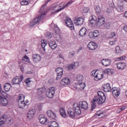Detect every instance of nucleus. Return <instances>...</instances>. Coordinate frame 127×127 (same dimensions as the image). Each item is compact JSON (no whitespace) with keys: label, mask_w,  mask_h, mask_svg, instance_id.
<instances>
[{"label":"nucleus","mask_w":127,"mask_h":127,"mask_svg":"<svg viewBox=\"0 0 127 127\" xmlns=\"http://www.w3.org/2000/svg\"><path fill=\"white\" fill-rule=\"evenodd\" d=\"M46 6V4H44L41 9H40L39 12L40 14H39L36 18H35L33 21H32L30 23L31 26L33 27V26H35L36 24H39V22L40 21H42L43 19H44V17H45V15H46V13L44 11V8Z\"/></svg>","instance_id":"obj_1"},{"label":"nucleus","mask_w":127,"mask_h":127,"mask_svg":"<svg viewBox=\"0 0 127 127\" xmlns=\"http://www.w3.org/2000/svg\"><path fill=\"white\" fill-rule=\"evenodd\" d=\"M73 108H69L67 110V114L70 118H75V112L76 115H80L82 112L81 111V109L79 104L77 103H75L73 105Z\"/></svg>","instance_id":"obj_2"},{"label":"nucleus","mask_w":127,"mask_h":127,"mask_svg":"<svg viewBox=\"0 0 127 127\" xmlns=\"http://www.w3.org/2000/svg\"><path fill=\"white\" fill-rule=\"evenodd\" d=\"M96 102L98 104V105H102L104 104V102H106V96H102L98 97V96L95 97L93 100L91 101V107L90 111L93 112L94 109L97 107V104Z\"/></svg>","instance_id":"obj_3"},{"label":"nucleus","mask_w":127,"mask_h":127,"mask_svg":"<svg viewBox=\"0 0 127 127\" xmlns=\"http://www.w3.org/2000/svg\"><path fill=\"white\" fill-rule=\"evenodd\" d=\"M71 3H72V1H69L66 4L63 6L60 5L59 7L56 4H53L51 6V8L52 9V13H56V12H59V11H61L62 9L66 8V7H67V6H68L69 4H71Z\"/></svg>","instance_id":"obj_4"},{"label":"nucleus","mask_w":127,"mask_h":127,"mask_svg":"<svg viewBox=\"0 0 127 127\" xmlns=\"http://www.w3.org/2000/svg\"><path fill=\"white\" fill-rule=\"evenodd\" d=\"M56 72H57V78L56 80L59 81L62 79V76H63V68L61 67H58L56 69Z\"/></svg>","instance_id":"obj_5"},{"label":"nucleus","mask_w":127,"mask_h":127,"mask_svg":"<svg viewBox=\"0 0 127 127\" xmlns=\"http://www.w3.org/2000/svg\"><path fill=\"white\" fill-rule=\"evenodd\" d=\"M64 21L66 26L69 27L71 30L74 29V24L71 19L66 17L64 19Z\"/></svg>","instance_id":"obj_6"},{"label":"nucleus","mask_w":127,"mask_h":127,"mask_svg":"<svg viewBox=\"0 0 127 127\" xmlns=\"http://www.w3.org/2000/svg\"><path fill=\"white\" fill-rule=\"evenodd\" d=\"M70 83H71V80L69 78H63L60 82L61 87H64V86H67L68 85H70Z\"/></svg>","instance_id":"obj_7"},{"label":"nucleus","mask_w":127,"mask_h":127,"mask_svg":"<svg viewBox=\"0 0 127 127\" xmlns=\"http://www.w3.org/2000/svg\"><path fill=\"white\" fill-rule=\"evenodd\" d=\"M112 91L113 97L115 98H118V97L121 95V91H120V88L118 87L112 88Z\"/></svg>","instance_id":"obj_8"},{"label":"nucleus","mask_w":127,"mask_h":127,"mask_svg":"<svg viewBox=\"0 0 127 127\" xmlns=\"http://www.w3.org/2000/svg\"><path fill=\"white\" fill-rule=\"evenodd\" d=\"M2 119L4 120L6 124H9V125H11V124L13 123V120H12V119H11L10 117H8V116H7V115H2Z\"/></svg>","instance_id":"obj_9"},{"label":"nucleus","mask_w":127,"mask_h":127,"mask_svg":"<svg viewBox=\"0 0 127 127\" xmlns=\"http://www.w3.org/2000/svg\"><path fill=\"white\" fill-rule=\"evenodd\" d=\"M100 36V33L98 30H95L94 32H91L89 33L88 36L89 38H96V37H98Z\"/></svg>","instance_id":"obj_10"},{"label":"nucleus","mask_w":127,"mask_h":127,"mask_svg":"<svg viewBox=\"0 0 127 127\" xmlns=\"http://www.w3.org/2000/svg\"><path fill=\"white\" fill-rule=\"evenodd\" d=\"M87 47L89 50H96V49L98 48V44L94 42H90L87 45Z\"/></svg>","instance_id":"obj_11"},{"label":"nucleus","mask_w":127,"mask_h":127,"mask_svg":"<svg viewBox=\"0 0 127 127\" xmlns=\"http://www.w3.org/2000/svg\"><path fill=\"white\" fill-rule=\"evenodd\" d=\"M32 60L34 63H38L41 60V56L39 54H33L32 55Z\"/></svg>","instance_id":"obj_12"},{"label":"nucleus","mask_w":127,"mask_h":127,"mask_svg":"<svg viewBox=\"0 0 127 127\" xmlns=\"http://www.w3.org/2000/svg\"><path fill=\"white\" fill-rule=\"evenodd\" d=\"M47 114L48 117H49L51 120H56V113H55L53 111L48 110L47 111Z\"/></svg>","instance_id":"obj_13"},{"label":"nucleus","mask_w":127,"mask_h":127,"mask_svg":"<svg viewBox=\"0 0 127 127\" xmlns=\"http://www.w3.org/2000/svg\"><path fill=\"white\" fill-rule=\"evenodd\" d=\"M38 120L40 121V123L43 125H44V124H47V121H48L44 115H40L38 117Z\"/></svg>","instance_id":"obj_14"},{"label":"nucleus","mask_w":127,"mask_h":127,"mask_svg":"<svg viewBox=\"0 0 127 127\" xmlns=\"http://www.w3.org/2000/svg\"><path fill=\"white\" fill-rule=\"evenodd\" d=\"M79 108H81L83 110H87L88 109V103L86 101H79Z\"/></svg>","instance_id":"obj_15"},{"label":"nucleus","mask_w":127,"mask_h":127,"mask_svg":"<svg viewBox=\"0 0 127 127\" xmlns=\"http://www.w3.org/2000/svg\"><path fill=\"white\" fill-rule=\"evenodd\" d=\"M116 65L117 66L118 69L121 70H124V69L127 67V64L124 62H119L117 63Z\"/></svg>","instance_id":"obj_16"},{"label":"nucleus","mask_w":127,"mask_h":127,"mask_svg":"<svg viewBox=\"0 0 127 127\" xmlns=\"http://www.w3.org/2000/svg\"><path fill=\"white\" fill-rule=\"evenodd\" d=\"M105 23V17L103 16H99L97 21V26H102Z\"/></svg>","instance_id":"obj_17"},{"label":"nucleus","mask_w":127,"mask_h":127,"mask_svg":"<svg viewBox=\"0 0 127 127\" xmlns=\"http://www.w3.org/2000/svg\"><path fill=\"white\" fill-rule=\"evenodd\" d=\"M74 23L75 25L80 26V25H82L84 23V19L82 18H78L74 20Z\"/></svg>","instance_id":"obj_18"},{"label":"nucleus","mask_w":127,"mask_h":127,"mask_svg":"<svg viewBox=\"0 0 127 127\" xmlns=\"http://www.w3.org/2000/svg\"><path fill=\"white\" fill-rule=\"evenodd\" d=\"M48 44L53 50L56 49V48H57V44H56V42H55V40L49 41Z\"/></svg>","instance_id":"obj_19"},{"label":"nucleus","mask_w":127,"mask_h":127,"mask_svg":"<svg viewBox=\"0 0 127 127\" xmlns=\"http://www.w3.org/2000/svg\"><path fill=\"white\" fill-rule=\"evenodd\" d=\"M8 104V101L6 98H4L1 96H0V104L1 106L5 107Z\"/></svg>","instance_id":"obj_20"},{"label":"nucleus","mask_w":127,"mask_h":127,"mask_svg":"<svg viewBox=\"0 0 127 127\" xmlns=\"http://www.w3.org/2000/svg\"><path fill=\"white\" fill-rule=\"evenodd\" d=\"M103 90L105 92H111L112 91V87H111V85L110 83H107L103 86Z\"/></svg>","instance_id":"obj_21"},{"label":"nucleus","mask_w":127,"mask_h":127,"mask_svg":"<svg viewBox=\"0 0 127 127\" xmlns=\"http://www.w3.org/2000/svg\"><path fill=\"white\" fill-rule=\"evenodd\" d=\"M35 115V110L31 109L28 112L27 118L28 119H29V120H31V119H32V118L34 117Z\"/></svg>","instance_id":"obj_22"},{"label":"nucleus","mask_w":127,"mask_h":127,"mask_svg":"<svg viewBox=\"0 0 127 127\" xmlns=\"http://www.w3.org/2000/svg\"><path fill=\"white\" fill-rule=\"evenodd\" d=\"M12 85H14L15 84H18V85H20V82H21V80H20V78L18 76H15L12 79Z\"/></svg>","instance_id":"obj_23"},{"label":"nucleus","mask_w":127,"mask_h":127,"mask_svg":"<svg viewBox=\"0 0 127 127\" xmlns=\"http://www.w3.org/2000/svg\"><path fill=\"white\" fill-rule=\"evenodd\" d=\"M3 88L5 92H9V91H10V89H11V84L7 82L4 84Z\"/></svg>","instance_id":"obj_24"},{"label":"nucleus","mask_w":127,"mask_h":127,"mask_svg":"<svg viewBox=\"0 0 127 127\" xmlns=\"http://www.w3.org/2000/svg\"><path fill=\"white\" fill-rule=\"evenodd\" d=\"M102 64L103 66H110L111 65V60L107 59H103L101 61Z\"/></svg>","instance_id":"obj_25"},{"label":"nucleus","mask_w":127,"mask_h":127,"mask_svg":"<svg viewBox=\"0 0 127 127\" xmlns=\"http://www.w3.org/2000/svg\"><path fill=\"white\" fill-rule=\"evenodd\" d=\"M103 77L104 76L101 73L97 71L95 75L94 80H95V81H99V80L103 79Z\"/></svg>","instance_id":"obj_26"},{"label":"nucleus","mask_w":127,"mask_h":127,"mask_svg":"<svg viewBox=\"0 0 127 127\" xmlns=\"http://www.w3.org/2000/svg\"><path fill=\"white\" fill-rule=\"evenodd\" d=\"M85 87H86V84L81 82L78 83L77 85H76V87H75L74 88H75L76 90H77V89H79V90H84V89H85Z\"/></svg>","instance_id":"obj_27"},{"label":"nucleus","mask_w":127,"mask_h":127,"mask_svg":"<svg viewBox=\"0 0 127 127\" xmlns=\"http://www.w3.org/2000/svg\"><path fill=\"white\" fill-rule=\"evenodd\" d=\"M87 34V29L86 28H82L79 31V35L83 37Z\"/></svg>","instance_id":"obj_28"},{"label":"nucleus","mask_w":127,"mask_h":127,"mask_svg":"<svg viewBox=\"0 0 127 127\" xmlns=\"http://www.w3.org/2000/svg\"><path fill=\"white\" fill-rule=\"evenodd\" d=\"M18 103L19 107L20 109H24L25 107L27 106V104L25 103L24 100H22V101H19Z\"/></svg>","instance_id":"obj_29"},{"label":"nucleus","mask_w":127,"mask_h":127,"mask_svg":"<svg viewBox=\"0 0 127 127\" xmlns=\"http://www.w3.org/2000/svg\"><path fill=\"white\" fill-rule=\"evenodd\" d=\"M60 113L61 116H62L63 118H66V116L67 114H66V112L65 111V109L64 108H61L60 109Z\"/></svg>","instance_id":"obj_30"},{"label":"nucleus","mask_w":127,"mask_h":127,"mask_svg":"<svg viewBox=\"0 0 127 127\" xmlns=\"http://www.w3.org/2000/svg\"><path fill=\"white\" fill-rule=\"evenodd\" d=\"M24 99H25V96L23 94H19L17 98V102H21L22 101V100H24Z\"/></svg>","instance_id":"obj_31"},{"label":"nucleus","mask_w":127,"mask_h":127,"mask_svg":"<svg viewBox=\"0 0 127 127\" xmlns=\"http://www.w3.org/2000/svg\"><path fill=\"white\" fill-rule=\"evenodd\" d=\"M37 90L39 94H43V93H45V91H46V88H45V87H43L40 88H38L37 89Z\"/></svg>","instance_id":"obj_32"},{"label":"nucleus","mask_w":127,"mask_h":127,"mask_svg":"<svg viewBox=\"0 0 127 127\" xmlns=\"http://www.w3.org/2000/svg\"><path fill=\"white\" fill-rule=\"evenodd\" d=\"M89 22L93 27L95 26H98V20H91L89 21Z\"/></svg>","instance_id":"obj_33"},{"label":"nucleus","mask_w":127,"mask_h":127,"mask_svg":"<svg viewBox=\"0 0 127 127\" xmlns=\"http://www.w3.org/2000/svg\"><path fill=\"white\" fill-rule=\"evenodd\" d=\"M84 80V76L82 75L78 74L76 77L77 82H82Z\"/></svg>","instance_id":"obj_34"},{"label":"nucleus","mask_w":127,"mask_h":127,"mask_svg":"<svg viewBox=\"0 0 127 127\" xmlns=\"http://www.w3.org/2000/svg\"><path fill=\"white\" fill-rule=\"evenodd\" d=\"M46 95L48 98L51 99V98L53 97L54 94L52 92H51L50 91H49V90H47L46 92Z\"/></svg>","instance_id":"obj_35"},{"label":"nucleus","mask_w":127,"mask_h":127,"mask_svg":"<svg viewBox=\"0 0 127 127\" xmlns=\"http://www.w3.org/2000/svg\"><path fill=\"white\" fill-rule=\"evenodd\" d=\"M116 52L117 54H122L123 53V50L121 49V48L119 46H117L115 48Z\"/></svg>","instance_id":"obj_36"},{"label":"nucleus","mask_w":127,"mask_h":127,"mask_svg":"<svg viewBox=\"0 0 127 127\" xmlns=\"http://www.w3.org/2000/svg\"><path fill=\"white\" fill-rule=\"evenodd\" d=\"M22 61H25V62H28L30 64L31 63L30 60H29V58L27 56H24L22 58Z\"/></svg>","instance_id":"obj_37"},{"label":"nucleus","mask_w":127,"mask_h":127,"mask_svg":"<svg viewBox=\"0 0 127 127\" xmlns=\"http://www.w3.org/2000/svg\"><path fill=\"white\" fill-rule=\"evenodd\" d=\"M49 127H59V124H58V123L53 121L51 122V125L49 126Z\"/></svg>","instance_id":"obj_38"},{"label":"nucleus","mask_w":127,"mask_h":127,"mask_svg":"<svg viewBox=\"0 0 127 127\" xmlns=\"http://www.w3.org/2000/svg\"><path fill=\"white\" fill-rule=\"evenodd\" d=\"M96 116H98L99 118H104L105 117V114H104V113L102 112L101 113V111H98L96 114Z\"/></svg>","instance_id":"obj_39"},{"label":"nucleus","mask_w":127,"mask_h":127,"mask_svg":"<svg viewBox=\"0 0 127 127\" xmlns=\"http://www.w3.org/2000/svg\"><path fill=\"white\" fill-rule=\"evenodd\" d=\"M116 9L117 11H119V12H123V11H124V7L123 6V5L118 6L116 8Z\"/></svg>","instance_id":"obj_40"},{"label":"nucleus","mask_w":127,"mask_h":127,"mask_svg":"<svg viewBox=\"0 0 127 127\" xmlns=\"http://www.w3.org/2000/svg\"><path fill=\"white\" fill-rule=\"evenodd\" d=\"M42 44H41V46L42 47L43 50L45 51V46L47 45V43H45L44 40H42L41 41Z\"/></svg>","instance_id":"obj_41"},{"label":"nucleus","mask_w":127,"mask_h":127,"mask_svg":"<svg viewBox=\"0 0 127 127\" xmlns=\"http://www.w3.org/2000/svg\"><path fill=\"white\" fill-rule=\"evenodd\" d=\"M75 54H76V52L74 51L70 52L68 54V56L69 58H73L75 56Z\"/></svg>","instance_id":"obj_42"},{"label":"nucleus","mask_w":127,"mask_h":127,"mask_svg":"<svg viewBox=\"0 0 127 127\" xmlns=\"http://www.w3.org/2000/svg\"><path fill=\"white\" fill-rule=\"evenodd\" d=\"M97 95L98 96V97H104L106 96L105 95V94L104 93V92H102L101 91H99L97 92Z\"/></svg>","instance_id":"obj_43"},{"label":"nucleus","mask_w":127,"mask_h":127,"mask_svg":"<svg viewBox=\"0 0 127 127\" xmlns=\"http://www.w3.org/2000/svg\"><path fill=\"white\" fill-rule=\"evenodd\" d=\"M74 65L73 64H69L66 66V69L69 70H73L74 69Z\"/></svg>","instance_id":"obj_44"},{"label":"nucleus","mask_w":127,"mask_h":127,"mask_svg":"<svg viewBox=\"0 0 127 127\" xmlns=\"http://www.w3.org/2000/svg\"><path fill=\"white\" fill-rule=\"evenodd\" d=\"M48 91L51 92V93H52L54 94H55V88L54 87H51L48 90Z\"/></svg>","instance_id":"obj_45"},{"label":"nucleus","mask_w":127,"mask_h":127,"mask_svg":"<svg viewBox=\"0 0 127 127\" xmlns=\"http://www.w3.org/2000/svg\"><path fill=\"white\" fill-rule=\"evenodd\" d=\"M91 20H98V19L97 18V17H96V16L91 15L89 18V21H91Z\"/></svg>","instance_id":"obj_46"},{"label":"nucleus","mask_w":127,"mask_h":127,"mask_svg":"<svg viewBox=\"0 0 127 127\" xmlns=\"http://www.w3.org/2000/svg\"><path fill=\"white\" fill-rule=\"evenodd\" d=\"M21 5H27L29 2L27 0H22L20 2Z\"/></svg>","instance_id":"obj_47"},{"label":"nucleus","mask_w":127,"mask_h":127,"mask_svg":"<svg viewBox=\"0 0 127 127\" xmlns=\"http://www.w3.org/2000/svg\"><path fill=\"white\" fill-rule=\"evenodd\" d=\"M45 37L47 38H52V34H51V33H46L45 34Z\"/></svg>","instance_id":"obj_48"},{"label":"nucleus","mask_w":127,"mask_h":127,"mask_svg":"<svg viewBox=\"0 0 127 127\" xmlns=\"http://www.w3.org/2000/svg\"><path fill=\"white\" fill-rule=\"evenodd\" d=\"M116 32H112L110 33L109 37H110V38H114V37H115V36H116Z\"/></svg>","instance_id":"obj_49"},{"label":"nucleus","mask_w":127,"mask_h":127,"mask_svg":"<svg viewBox=\"0 0 127 127\" xmlns=\"http://www.w3.org/2000/svg\"><path fill=\"white\" fill-rule=\"evenodd\" d=\"M25 83H26V84H27V85H30L32 81L30 80V78H26L25 80Z\"/></svg>","instance_id":"obj_50"},{"label":"nucleus","mask_w":127,"mask_h":127,"mask_svg":"<svg viewBox=\"0 0 127 127\" xmlns=\"http://www.w3.org/2000/svg\"><path fill=\"white\" fill-rule=\"evenodd\" d=\"M89 10H90V8L85 7L83 9V12L84 13H87V12H89Z\"/></svg>","instance_id":"obj_51"},{"label":"nucleus","mask_w":127,"mask_h":127,"mask_svg":"<svg viewBox=\"0 0 127 127\" xmlns=\"http://www.w3.org/2000/svg\"><path fill=\"white\" fill-rule=\"evenodd\" d=\"M126 56H123L118 59V61H123V60H126Z\"/></svg>","instance_id":"obj_52"},{"label":"nucleus","mask_w":127,"mask_h":127,"mask_svg":"<svg viewBox=\"0 0 127 127\" xmlns=\"http://www.w3.org/2000/svg\"><path fill=\"white\" fill-rule=\"evenodd\" d=\"M97 71L96 70H93L91 72V76H92V77H94L95 78V76H96V74H97Z\"/></svg>","instance_id":"obj_53"},{"label":"nucleus","mask_w":127,"mask_h":127,"mask_svg":"<svg viewBox=\"0 0 127 127\" xmlns=\"http://www.w3.org/2000/svg\"><path fill=\"white\" fill-rule=\"evenodd\" d=\"M5 123V121H4V120L2 119V117L1 119H0V126H2V125H3V124H4Z\"/></svg>","instance_id":"obj_54"},{"label":"nucleus","mask_w":127,"mask_h":127,"mask_svg":"<svg viewBox=\"0 0 127 127\" xmlns=\"http://www.w3.org/2000/svg\"><path fill=\"white\" fill-rule=\"evenodd\" d=\"M42 103H40L38 105V108L40 111H41V110H42Z\"/></svg>","instance_id":"obj_55"},{"label":"nucleus","mask_w":127,"mask_h":127,"mask_svg":"<svg viewBox=\"0 0 127 127\" xmlns=\"http://www.w3.org/2000/svg\"><path fill=\"white\" fill-rule=\"evenodd\" d=\"M116 41L113 40V41H110L109 42V44L110 45H115V44H116Z\"/></svg>","instance_id":"obj_56"},{"label":"nucleus","mask_w":127,"mask_h":127,"mask_svg":"<svg viewBox=\"0 0 127 127\" xmlns=\"http://www.w3.org/2000/svg\"><path fill=\"white\" fill-rule=\"evenodd\" d=\"M104 72L106 74H109V73H110L111 72V69H110V68L105 69L104 70Z\"/></svg>","instance_id":"obj_57"},{"label":"nucleus","mask_w":127,"mask_h":127,"mask_svg":"<svg viewBox=\"0 0 127 127\" xmlns=\"http://www.w3.org/2000/svg\"><path fill=\"white\" fill-rule=\"evenodd\" d=\"M0 95H2V96H3V97H4V96H5V95H6V93H5V92L1 90L0 92Z\"/></svg>","instance_id":"obj_58"},{"label":"nucleus","mask_w":127,"mask_h":127,"mask_svg":"<svg viewBox=\"0 0 127 127\" xmlns=\"http://www.w3.org/2000/svg\"><path fill=\"white\" fill-rule=\"evenodd\" d=\"M73 65H74V67L75 68V67H77V66H79V62H75Z\"/></svg>","instance_id":"obj_59"},{"label":"nucleus","mask_w":127,"mask_h":127,"mask_svg":"<svg viewBox=\"0 0 127 127\" xmlns=\"http://www.w3.org/2000/svg\"><path fill=\"white\" fill-rule=\"evenodd\" d=\"M125 109H127V106H123L121 109H119V111L120 112H122V111H124V110H125Z\"/></svg>","instance_id":"obj_60"},{"label":"nucleus","mask_w":127,"mask_h":127,"mask_svg":"<svg viewBox=\"0 0 127 127\" xmlns=\"http://www.w3.org/2000/svg\"><path fill=\"white\" fill-rule=\"evenodd\" d=\"M20 69L21 71H23V69H24V67L23 66V64L20 65Z\"/></svg>","instance_id":"obj_61"},{"label":"nucleus","mask_w":127,"mask_h":127,"mask_svg":"<svg viewBox=\"0 0 127 127\" xmlns=\"http://www.w3.org/2000/svg\"><path fill=\"white\" fill-rule=\"evenodd\" d=\"M96 10L97 12H100V11H101V9L100 8V7H96Z\"/></svg>","instance_id":"obj_62"},{"label":"nucleus","mask_w":127,"mask_h":127,"mask_svg":"<svg viewBox=\"0 0 127 127\" xmlns=\"http://www.w3.org/2000/svg\"><path fill=\"white\" fill-rule=\"evenodd\" d=\"M110 24H109V25H108V24H105V26L106 28H110Z\"/></svg>","instance_id":"obj_63"},{"label":"nucleus","mask_w":127,"mask_h":127,"mask_svg":"<svg viewBox=\"0 0 127 127\" xmlns=\"http://www.w3.org/2000/svg\"><path fill=\"white\" fill-rule=\"evenodd\" d=\"M27 74H32V71H28L26 72Z\"/></svg>","instance_id":"obj_64"}]
</instances>
